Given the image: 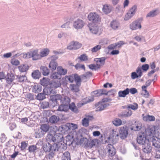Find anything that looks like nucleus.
Instances as JSON below:
<instances>
[{
  "label": "nucleus",
  "mask_w": 160,
  "mask_h": 160,
  "mask_svg": "<svg viewBox=\"0 0 160 160\" xmlns=\"http://www.w3.org/2000/svg\"><path fill=\"white\" fill-rule=\"evenodd\" d=\"M59 120L58 116L54 115L51 116L49 119V122L52 124H56Z\"/></svg>",
  "instance_id": "obj_24"
},
{
  "label": "nucleus",
  "mask_w": 160,
  "mask_h": 160,
  "mask_svg": "<svg viewBox=\"0 0 160 160\" xmlns=\"http://www.w3.org/2000/svg\"><path fill=\"white\" fill-rule=\"evenodd\" d=\"M147 87L146 86H143L142 87V88L143 91L145 92V94H144L145 97L146 98H148L149 93L146 89V87Z\"/></svg>",
  "instance_id": "obj_61"
},
{
  "label": "nucleus",
  "mask_w": 160,
  "mask_h": 160,
  "mask_svg": "<svg viewBox=\"0 0 160 160\" xmlns=\"http://www.w3.org/2000/svg\"><path fill=\"white\" fill-rule=\"evenodd\" d=\"M112 131V133L110 135V137H109V139L111 138H112L113 139H114V137L116 138V137H118L119 136L118 132H117L116 131H114L113 130Z\"/></svg>",
  "instance_id": "obj_62"
},
{
  "label": "nucleus",
  "mask_w": 160,
  "mask_h": 160,
  "mask_svg": "<svg viewBox=\"0 0 160 160\" xmlns=\"http://www.w3.org/2000/svg\"><path fill=\"white\" fill-rule=\"evenodd\" d=\"M132 114V111L128 109L122 113V116L123 117H128L131 116Z\"/></svg>",
  "instance_id": "obj_35"
},
{
  "label": "nucleus",
  "mask_w": 160,
  "mask_h": 160,
  "mask_svg": "<svg viewBox=\"0 0 160 160\" xmlns=\"http://www.w3.org/2000/svg\"><path fill=\"white\" fill-rule=\"evenodd\" d=\"M65 78L66 80H68L70 82H72L74 80V75H72L69 76H66Z\"/></svg>",
  "instance_id": "obj_49"
},
{
  "label": "nucleus",
  "mask_w": 160,
  "mask_h": 160,
  "mask_svg": "<svg viewBox=\"0 0 160 160\" xmlns=\"http://www.w3.org/2000/svg\"><path fill=\"white\" fill-rule=\"evenodd\" d=\"M42 87L41 85L38 84L34 85L32 88V91L33 92L35 93H38L41 91Z\"/></svg>",
  "instance_id": "obj_28"
},
{
  "label": "nucleus",
  "mask_w": 160,
  "mask_h": 160,
  "mask_svg": "<svg viewBox=\"0 0 160 160\" xmlns=\"http://www.w3.org/2000/svg\"><path fill=\"white\" fill-rule=\"evenodd\" d=\"M43 93H41L38 94L37 96V99L39 100H42L45 98V95H49L47 94V89H44L43 90Z\"/></svg>",
  "instance_id": "obj_22"
},
{
  "label": "nucleus",
  "mask_w": 160,
  "mask_h": 160,
  "mask_svg": "<svg viewBox=\"0 0 160 160\" xmlns=\"http://www.w3.org/2000/svg\"><path fill=\"white\" fill-rule=\"evenodd\" d=\"M71 89L72 91L75 92H78L79 90L78 87L74 84L71 85Z\"/></svg>",
  "instance_id": "obj_56"
},
{
  "label": "nucleus",
  "mask_w": 160,
  "mask_h": 160,
  "mask_svg": "<svg viewBox=\"0 0 160 160\" xmlns=\"http://www.w3.org/2000/svg\"><path fill=\"white\" fill-rule=\"evenodd\" d=\"M41 73L38 70L34 71L32 74V77L35 79H38L41 76Z\"/></svg>",
  "instance_id": "obj_30"
},
{
  "label": "nucleus",
  "mask_w": 160,
  "mask_h": 160,
  "mask_svg": "<svg viewBox=\"0 0 160 160\" xmlns=\"http://www.w3.org/2000/svg\"><path fill=\"white\" fill-rule=\"evenodd\" d=\"M58 143H56L53 144V145H51V151L52 152H55L56 151H58Z\"/></svg>",
  "instance_id": "obj_51"
},
{
  "label": "nucleus",
  "mask_w": 160,
  "mask_h": 160,
  "mask_svg": "<svg viewBox=\"0 0 160 160\" xmlns=\"http://www.w3.org/2000/svg\"><path fill=\"white\" fill-rule=\"evenodd\" d=\"M160 12V10L157 8L151 10L149 12L147 15V18H152L155 17L158 15Z\"/></svg>",
  "instance_id": "obj_14"
},
{
  "label": "nucleus",
  "mask_w": 160,
  "mask_h": 160,
  "mask_svg": "<svg viewBox=\"0 0 160 160\" xmlns=\"http://www.w3.org/2000/svg\"><path fill=\"white\" fill-rule=\"evenodd\" d=\"M101 48V45H98L92 48L91 51L92 52H96Z\"/></svg>",
  "instance_id": "obj_52"
},
{
  "label": "nucleus",
  "mask_w": 160,
  "mask_h": 160,
  "mask_svg": "<svg viewBox=\"0 0 160 160\" xmlns=\"http://www.w3.org/2000/svg\"><path fill=\"white\" fill-rule=\"evenodd\" d=\"M113 124L115 126H118L122 124V120L119 118H116L112 122Z\"/></svg>",
  "instance_id": "obj_46"
},
{
  "label": "nucleus",
  "mask_w": 160,
  "mask_h": 160,
  "mask_svg": "<svg viewBox=\"0 0 160 160\" xmlns=\"http://www.w3.org/2000/svg\"><path fill=\"white\" fill-rule=\"evenodd\" d=\"M50 78L53 79H60L61 77L58 73V72H54L52 73L50 76Z\"/></svg>",
  "instance_id": "obj_44"
},
{
  "label": "nucleus",
  "mask_w": 160,
  "mask_h": 160,
  "mask_svg": "<svg viewBox=\"0 0 160 160\" xmlns=\"http://www.w3.org/2000/svg\"><path fill=\"white\" fill-rule=\"evenodd\" d=\"M41 72L44 76H47L49 74V70L47 67L41 66L40 67Z\"/></svg>",
  "instance_id": "obj_34"
},
{
  "label": "nucleus",
  "mask_w": 160,
  "mask_h": 160,
  "mask_svg": "<svg viewBox=\"0 0 160 160\" xmlns=\"http://www.w3.org/2000/svg\"><path fill=\"white\" fill-rule=\"evenodd\" d=\"M151 142L150 141H146V142L142 146V150L143 152L147 153H150L152 150Z\"/></svg>",
  "instance_id": "obj_10"
},
{
  "label": "nucleus",
  "mask_w": 160,
  "mask_h": 160,
  "mask_svg": "<svg viewBox=\"0 0 160 160\" xmlns=\"http://www.w3.org/2000/svg\"><path fill=\"white\" fill-rule=\"evenodd\" d=\"M88 27L90 32L92 33L96 34L98 31V27L95 24L92 23H89Z\"/></svg>",
  "instance_id": "obj_13"
},
{
  "label": "nucleus",
  "mask_w": 160,
  "mask_h": 160,
  "mask_svg": "<svg viewBox=\"0 0 160 160\" xmlns=\"http://www.w3.org/2000/svg\"><path fill=\"white\" fill-rule=\"evenodd\" d=\"M58 66V64L55 61H51L50 62L49 67L52 70H55Z\"/></svg>",
  "instance_id": "obj_32"
},
{
  "label": "nucleus",
  "mask_w": 160,
  "mask_h": 160,
  "mask_svg": "<svg viewBox=\"0 0 160 160\" xmlns=\"http://www.w3.org/2000/svg\"><path fill=\"white\" fill-rule=\"evenodd\" d=\"M137 8V5H134L130 8L128 12L134 15L136 12Z\"/></svg>",
  "instance_id": "obj_54"
},
{
  "label": "nucleus",
  "mask_w": 160,
  "mask_h": 160,
  "mask_svg": "<svg viewBox=\"0 0 160 160\" xmlns=\"http://www.w3.org/2000/svg\"><path fill=\"white\" fill-rule=\"evenodd\" d=\"M50 98L51 99L50 100L51 103V102H52L54 103L53 105V107L59 104L58 101H60L61 102L62 101V96L59 94H56L55 95H53Z\"/></svg>",
  "instance_id": "obj_9"
},
{
  "label": "nucleus",
  "mask_w": 160,
  "mask_h": 160,
  "mask_svg": "<svg viewBox=\"0 0 160 160\" xmlns=\"http://www.w3.org/2000/svg\"><path fill=\"white\" fill-rule=\"evenodd\" d=\"M95 106L97 107V111H101L103 110L105 108L107 107V105L103 102H99L98 103L96 104Z\"/></svg>",
  "instance_id": "obj_18"
},
{
  "label": "nucleus",
  "mask_w": 160,
  "mask_h": 160,
  "mask_svg": "<svg viewBox=\"0 0 160 160\" xmlns=\"http://www.w3.org/2000/svg\"><path fill=\"white\" fill-rule=\"evenodd\" d=\"M18 68L21 72H26L28 69V67L27 65H22L18 67Z\"/></svg>",
  "instance_id": "obj_37"
},
{
  "label": "nucleus",
  "mask_w": 160,
  "mask_h": 160,
  "mask_svg": "<svg viewBox=\"0 0 160 160\" xmlns=\"http://www.w3.org/2000/svg\"><path fill=\"white\" fill-rule=\"evenodd\" d=\"M49 52V50L47 48L43 49L40 52V58H41L46 57L47 56Z\"/></svg>",
  "instance_id": "obj_31"
},
{
  "label": "nucleus",
  "mask_w": 160,
  "mask_h": 160,
  "mask_svg": "<svg viewBox=\"0 0 160 160\" xmlns=\"http://www.w3.org/2000/svg\"><path fill=\"white\" fill-rule=\"evenodd\" d=\"M18 81L19 82H24L27 80V77L25 75L17 76Z\"/></svg>",
  "instance_id": "obj_48"
},
{
  "label": "nucleus",
  "mask_w": 160,
  "mask_h": 160,
  "mask_svg": "<svg viewBox=\"0 0 160 160\" xmlns=\"http://www.w3.org/2000/svg\"><path fill=\"white\" fill-rule=\"evenodd\" d=\"M102 10L105 13H108L111 11V7L108 5H104L103 6Z\"/></svg>",
  "instance_id": "obj_38"
},
{
  "label": "nucleus",
  "mask_w": 160,
  "mask_h": 160,
  "mask_svg": "<svg viewBox=\"0 0 160 160\" xmlns=\"http://www.w3.org/2000/svg\"><path fill=\"white\" fill-rule=\"evenodd\" d=\"M32 58V60H36L40 59V56L38 53V50H35L29 52V56Z\"/></svg>",
  "instance_id": "obj_12"
},
{
  "label": "nucleus",
  "mask_w": 160,
  "mask_h": 160,
  "mask_svg": "<svg viewBox=\"0 0 160 160\" xmlns=\"http://www.w3.org/2000/svg\"><path fill=\"white\" fill-rule=\"evenodd\" d=\"M54 142L60 143L63 140V137L62 134L60 133H57L54 134Z\"/></svg>",
  "instance_id": "obj_21"
},
{
  "label": "nucleus",
  "mask_w": 160,
  "mask_h": 160,
  "mask_svg": "<svg viewBox=\"0 0 160 160\" xmlns=\"http://www.w3.org/2000/svg\"><path fill=\"white\" fill-rule=\"evenodd\" d=\"M66 140L65 144H63L61 142L58 143V151L60 152L63 151V150H65L67 148V145L69 146L72 143V138L70 135H68L66 137Z\"/></svg>",
  "instance_id": "obj_3"
},
{
  "label": "nucleus",
  "mask_w": 160,
  "mask_h": 160,
  "mask_svg": "<svg viewBox=\"0 0 160 160\" xmlns=\"http://www.w3.org/2000/svg\"><path fill=\"white\" fill-rule=\"evenodd\" d=\"M142 116L143 120L145 121H153L155 120V118L153 116L149 115L144 116V114H142Z\"/></svg>",
  "instance_id": "obj_25"
},
{
  "label": "nucleus",
  "mask_w": 160,
  "mask_h": 160,
  "mask_svg": "<svg viewBox=\"0 0 160 160\" xmlns=\"http://www.w3.org/2000/svg\"><path fill=\"white\" fill-rule=\"evenodd\" d=\"M49 126L47 124H42L40 129L35 132L36 138H39L42 137L49 130Z\"/></svg>",
  "instance_id": "obj_4"
},
{
  "label": "nucleus",
  "mask_w": 160,
  "mask_h": 160,
  "mask_svg": "<svg viewBox=\"0 0 160 160\" xmlns=\"http://www.w3.org/2000/svg\"><path fill=\"white\" fill-rule=\"evenodd\" d=\"M128 127L126 126L120 128L119 130V135L122 139H124L126 138L128 134Z\"/></svg>",
  "instance_id": "obj_8"
},
{
  "label": "nucleus",
  "mask_w": 160,
  "mask_h": 160,
  "mask_svg": "<svg viewBox=\"0 0 160 160\" xmlns=\"http://www.w3.org/2000/svg\"><path fill=\"white\" fill-rule=\"evenodd\" d=\"M107 149L108 150L109 155L112 157L114 155L116 152V151L113 145L108 144L107 146Z\"/></svg>",
  "instance_id": "obj_16"
},
{
  "label": "nucleus",
  "mask_w": 160,
  "mask_h": 160,
  "mask_svg": "<svg viewBox=\"0 0 160 160\" xmlns=\"http://www.w3.org/2000/svg\"><path fill=\"white\" fill-rule=\"evenodd\" d=\"M55 138L54 135H53L52 134L48 133L47 137L46 139L47 141L50 142H54V139Z\"/></svg>",
  "instance_id": "obj_41"
},
{
  "label": "nucleus",
  "mask_w": 160,
  "mask_h": 160,
  "mask_svg": "<svg viewBox=\"0 0 160 160\" xmlns=\"http://www.w3.org/2000/svg\"><path fill=\"white\" fill-rule=\"evenodd\" d=\"M92 75V73L91 72H87L84 75H83L82 76V78H89Z\"/></svg>",
  "instance_id": "obj_64"
},
{
  "label": "nucleus",
  "mask_w": 160,
  "mask_h": 160,
  "mask_svg": "<svg viewBox=\"0 0 160 160\" xmlns=\"http://www.w3.org/2000/svg\"><path fill=\"white\" fill-rule=\"evenodd\" d=\"M82 46L81 43L77 41H73L69 43L67 48L70 50H76L81 48Z\"/></svg>",
  "instance_id": "obj_7"
},
{
  "label": "nucleus",
  "mask_w": 160,
  "mask_h": 160,
  "mask_svg": "<svg viewBox=\"0 0 160 160\" xmlns=\"http://www.w3.org/2000/svg\"><path fill=\"white\" fill-rule=\"evenodd\" d=\"M26 98L28 100L31 101L34 99V96L32 93H28L26 95Z\"/></svg>",
  "instance_id": "obj_60"
},
{
  "label": "nucleus",
  "mask_w": 160,
  "mask_h": 160,
  "mask_svg": "<svg viewBox=\"0 0 160 160\" xmlns=\"http://www.w3.org/2000/svg\"><path fill=\"white\" fill-rule=\"evenodd\" d=\"M130 27L132 30H135L138 28L140 29L141 28V26L139 23H138L135 21L130 25Z\"/></svg>",
  "instance_id": "obj_23"
},
{
  "label": "nucleus",
  "mask_w": 160,
  "mask_h": 160,
  "mask_svg": "<svg viewBox=\"0 0 160 160\" xmlns=\"http://www.w3.org/2000/svg\"><path fill=\"white\" fill-rule=\"evenodd\" d=\"M88 20L93 23L99 22L101 21V18L99 15L95 12H91L88 16Z\"/></svg>",
  "instance_id": "obj_6"
},
{
  "label": "nucleus",
  "mask_w": 160,
  "mask_h": 160,
  "mask_svg": "<svg viewBox=\"0 0 160 160\" xmlns=\"http://www.w3.org/2000/svg\"><path fill=\"white\" fill-rule=\"evenodd\" d=\"M136 73L139 78H140L142 75V69L141 68L138 67L136 70Z\"/></svg>",
  "instance_id": "obj_59"
},
{
  "label": "nucleus",
  "mask_w": 160,
  "mask_h": 160,
  "mask_svg": "<svg viewBox=\"0 0 160 160\" xmlns=\"http://www.w3.org/2000/svg\"><path fill=\"white\" fill-rule=\"evenodd\" d=\"M97 60H96L97 64L100 63L102 65L104 64L105 62V58L104 57H103L101 58H99L96 59Z\"/></svg>",
  "instance_id": "obj_50"
},
{
  "label": "nucleus",
  "mask_w": 160,
  "mask_h": 160,
  "mask_svg": "<svg viewBox=\"0 0 160 160\" xmlns=\"http://www.w3.org/2000/svg\"><path fill=\"white\" fill-rule=\"evenodd\" d=\"M5 78L7 83L8 84H11L15 79V76L12 73H8Z\"/></svg>",
  "instance_id": "obj_15"
},
{
  "label": "nucleus",
  "mask_w": 160,
  "mask_h": 160,
  "mask_svg": "<svg viewBox=\"0 0 160 160\" xmlns=\"http://www.w3.org/2000/svg\"><path fill=\"white\" fill-rule=\"evenodd\" d=\"M75 67L77 69H78L79 68H82L83 69L84 71L85 70V68L84 65H81L79 64H77L75 65Z\"/></svg>",
  "instance_id": "obj_63"
},
{
  "label": "nucleus",
  "mask_w": 160,
  "mask_h": 160,
  "mask_svg": "<svg viewBox=\"0 0 160 160\" xmlns=\"http://www.w3.org/2000/svg\"><path fill=\"white\" fill-rule=\"evenodd\" d=\"M70 155L68 152H65L63 154L62 157V160H70Z\"/></svg>",
  "instance_id": "obj_39"
},
{
  "label": "nucleus",
  "mask_w": 160,
  "mask_h": 160,
  "mask_svg": "<svg viewBox=\"0 0 160 160\" xmlns=\"http://www.w3.org/2000/svg\"><path fill=\"white\" fill-rule=\"evenodd\" d=\"M129 88H127L123 91H120L118 92V96L120 97H125L129 94Z\"/></svg>",
  "instance_id": "obj_26"
},
{
  "label": "nucleus",
  "mask_w": 160,
  "mask_h": 160,
  "mask_svg": "<svg viewBox=\"0 0 160 160\" xmlns=\"http://www.w3.org/2000/svg\"><path fill=\"white\" fill-rule=\"evenodd\" d=\"M61 84L60 81L58 80H52L49 83L50 87L48 88L47 89V94H55L56 93L55 88L60 87Z\"/></svg>",
  "instance_id": "obj_2"
},
{
  "label": "nucleus",
  "mask_w": 160,
  "mask_h": 160,
  "mask_svg": "<svg viewBox=\"0 0 160 160\" xmlns=\"http://www.w3.org/2000/svg\"><path fill=\"white\" fill-rule=\"evenodd\" d=\"M93 119V117L91 116H88L84 118L82 121V124L84 126L87 127L89 125V122L90 120Z\"/></svg>",
  "instance_id": "obj_17"
},
{
  "label": "nucleus",
  "mask_w": 160,
  "mask_h": 160,
  "mask_svg": "<svg viewBox=\"0 0 160 160\" xmlns=\"http://www.w3.org/2000/svg\"><path fill=\"white\" fill-rule=\"evenodd\" d=\"M37 148V147L36 145H32L29 147L28 150L30 153H35Z\"/></svg>",
  "instance_id": "obj_45"
},
{
  "label": "nucleus",
  "mask_w": 160,
  "mask_h": 160,
  "mask_svg": "<svg viewBox=\"0 0 160 160\" xmlns=\"http://www.w3.org/2000/svg\"><path fill=\"white\" fill-rule=\"evenodd\" d=\"M68 110V106L65 105L63 104L60 105L58 109V110L60 111L67 112Z\"/></svg>",
  "instance_id": "obj_33"
},
{
  "label": "nucleus",
  "mask_w": 160,
  "mask_h": 160,
  "mask_svg": "<svg viewBox=\"0 0 160 160\" xmlns=\"http://www.w3.org/2000/svg\"><path fill=\"white\" fill-rule=\"evenodd\" d=\"M133 122L135 124L131 126V129L135 131H137L140 130L141 128V124L137 123L136 121L135 120H133Z\"/></svg>",
  "instance_id": "obj_20"
},
{
  "label": "nucleus",
  "mask_w": 160,
  "mask_h": 160,
  "mask_svg": "<svg viewBox=\"0 0 160 160\" xmlns=\"http://www.w3.org/2000/svg\"><path fill=\"white\" fill-rule=\"evenodd\" d=\"M78 58L82 61H86L88 60V57L85 54H83L81 55Z\"/></svg>",
  "instance_id": "obj_55"
},
{
  "label": "nucleus",
  "mask_w": 160,
  "mask_h": 160,
  "mask_svg": "<svg viewBox=\"0 0 160 160\" xmlns=\"http://www.w3.org/2000/svg\"><path fill=\"white\" fill-rule=\"evenodd\" d=\"M134 15L132 14L129 12H128L125 15L124 20H128L130 19Z\"/></svg>",
  "instance_id": "obj_57"
},
{
  "label": "nucleus",
  "mask_w": 160,
  "mask_h": 160,
  "mask_svg": "<svg viewBox=\"0 0 160 160\" xmlns=\"http://www.w3.org/2000/svg\"><path fill=\"white\" fill-rule=\"evenodd\" d=\"M74 80L77 85H78L79 83H80L81 82L80 78L77 74L74 75Z\"/></svg>",
  "instance_id": "obj_58"
},
{
  "label": "nucleus",
  "mask_w": 160,
  "mask_h": 160,
  "mask_svg": "<svg viewBox=\"0 0 160 160\" xmlns=\"http://www.w3.org/2000/svg\"><path fill=\"white\" fill-rule=\"evenodd\" d=\"M67 125L68 127H69V129L74 130L78 128L77 125L72 123H69L67 124Z\"/></svg>",
  "instance_id": "obj_53"
},
{
  "label": "nucleus",
  "mask_w": 160,
  "mask_h": 160,
  "mask_svg": "<svg viewBox=\"0 0 160 160\" xmlns=\"http://www.w3.org/2000/svg\"><path fill=\"white\" fill-rule=\"evenodd\" d=\"M89 140L86 138H83L81 139L80 142L82 144H84L86 147L88 148L89 146L88 145L89 144Z\"/></svg>",
  "instance_id": "obj_40"
},
{
  "label": "nucleus",
  "mask_w": 160,
  "mask_h": 160,
  "mask_svg": "<svg viewBox=\"0 0 160 160\" xmlns=\"http://www.w3.org/2000/svg\"><path fill=\"white\" fill-rule=\"evenodd\" d=\"M120 25L119 22L116 20L112 21L110 24V26L113 30H117L118 29Z\"/></svg>",
  "instance_id": "obj_19"
},
{
  "label": "nucleus",
  "mask_w": 160,
  "mask_h": 160,
  "mask_svg": "<svg viewBox=\"0 0 160 160\" xmlns=\"http://www.w3.org/2000/svg\"><path fill=\"white\" fill-rule=\"evenodd\" d=\"M154 133L149 139L152 146L157 148H160V138L153 136Z\"/></svg>",
  "instance_id": "obj_5"
},
{
  "label": "nucleus",
  "mask_w": 160,
  "mask_h": 160,
  "mask_svg": "<svg viewBox=\"0 0 160 160\" xmlns=\"http://www.w3.org/2000/svg\"><path fill=\"white\" fill-rule=\"evenodd\" d=\"M51 144L49 143H46L43 146V150L46 152H49L51 151Z\"/></svg>",
  "instance_id": "obj_43"
},
{
  "label": "nucleus",
  "mask_w": 160,
  "mask_h": 160,
  "mask_svg": "<svg viewBox=\"0 0 160 160\" xmlns=\"http://www.w3.org/2000/svg\"><path fill=\"white\" fill-rule=\"evenodd\" d=\"M154 132L153 128H147L145 130V134L144 133L139 134L137 138V142L139 144L143 145L146 142V141H149L150 137H151Z\"/></svg>",
  "instance_id": "obj_1"
},
{
  "label": "nucleus",
  "mask_w": 160,
  "mask_h": 160,
  "mask_svg": "<svg viewBox=\"0 0 160 160\" xmlns=\"http://www.w3.org/2000/svg\"><path fill=\"white\" fill-rule=\"evenodd\" d=\"M85 24L84 22L81 19H78L73 22V27L77 29H80L82 28Z\"/></svg>",
  "instance_id": "obj_11"
},
{
  "label": "nucleus",
  "mask_w": 160,
  "mask_h": 160,
  "mask_svg": "<svg viewBox=\"0 0 160 160\" xmlns=\"http://www.w3.org/2000/svg\"><path fill=\"white\" fill-rule=\"evenodd\" d=\"M69 109L72 111L77 112L78 111V109L74 102H72L68 105V109Z\"/></svg>",
  "instance_id": "obj_36"
},
{
  "label": "nucleus",
  "mask_w": 160,
  "mask_h": 160,
  "mask_svg": "<svg viewBox=\"0 0 160 160\" xmlns=\"http://www.w3.org/2000/svg\"><path fill=\"white\" fill-rule=\"evenodd\" d=\"M100 65L97 64L96 65L93 64H91L88 66V67L90 69L92 70H96L100 68Z\"/></svg>",
  "instance_id": "obj_47"
},
{
  "label": "nucleus",
  "mask_w": 160,
  "mask_h": 160,
  "mask_svg": "<svg viewBox=\"0 0 160 160\" xmlns=\"http://www.w3.org/2000/svg\"><path fill=\"white\" fill-rule=\"evenodd\" d=\"M70 99L67 96H65L62 99V101L61 102L62 104L65 105H68L70 104Z\"/></svg>",
  "instance_id": "obj_42"
},
{
  "label": "nucleus",
  "mask_w": 160,
  "mask_h": 160,
  "mask_svg": "<svg viewBox=\"0 0 160 160\" xmlns=\"http://www.w3.org/2000/svg\"><path fill=\"white\" fill-rule=\"evenodd\" d=\"M138 104L136 103H134L133 104H129L127 106H123V108H131L133 110H135L138 108Z\"/></svg>",
  "instance_id": "obj_27"
},
{
  "label": "nucleus",
  "mask_w": 160,
  "mask_h": 160,
  "mask_svg": "<svg viewBox=\"0 0 160 160\" xmlns=\"http://www.w3.org/2000/svg\"><path fill=\"white\" fill-rule=\"evenodd\" d=\"M57 71L60 76L64 75L66 74L67 72V70L66 69L63 68L61 67H58L57 68Z\"/></svg>",
  "instance_id": "obj_29"
}]
</instances>
